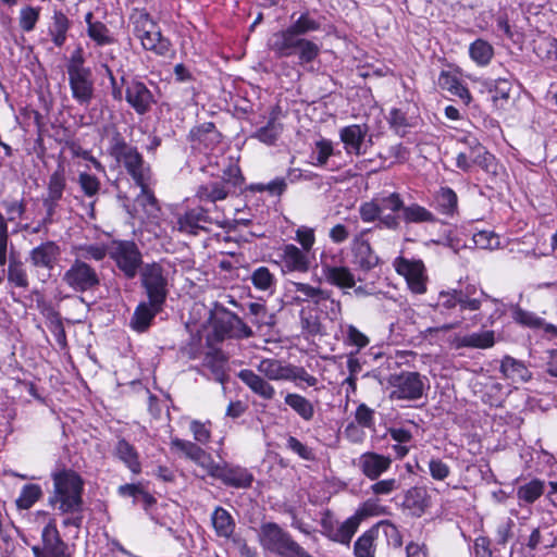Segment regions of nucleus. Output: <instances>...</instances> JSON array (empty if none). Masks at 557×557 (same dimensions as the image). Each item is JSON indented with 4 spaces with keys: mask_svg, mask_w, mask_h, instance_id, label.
Wrapping results in <instances>:
<instances>
[{
    "mask_svg": "<svg viewBox=\"0 0 557 557\" xmlns=\"http://www.w3.org/2000/svg\"><path fill=\"white\" fill-rule=\"evenodd\" d=\"M290 21L286 28L271 35L268 47L276 57H296L298 64L306 66L320 55V46L306 36L319 32L321 22L309 11L301 12L297 17L293 14Z\"/></svg>",
    "mask_w": 557,
    "mask_h": 557,
    "instance_id": "1",
    "label": "nucleus"
},
{
    "mask_svg": "<svg viewBox=\"0 0 557 557\" xmlns=\"http://www.w3.org/2000/svg\"><path fill=\"white\" fill-rule=\"evenodd\" d=\"M258 541L264 552L277 557H313L289 532L275 522H264L260 525Z\"/></svg>",
    "mask_w": 557,
    "mask_h": 557,
    "instance_id": "2",
    "label": "nucleus"
},
{
    "mask_svg": "<svg viewBox=\"0 0 557 557\" xmlns=\"http://www.w3.org/2000/svg\"><path fill=\"white\" fill-rule=\"evenodd\" d=\"M54 495L50 504H59L62 513H76L82 511L83 480L73 470H63L53 473Z\"/></svg>",
    "mask_w": 557,
    "mask_h": 557,
    "instance_id": "3",
    "label": "nucleus"
},
{
    "mask_svg": "<svg viewBox=\"0 0 557 557\" xmlns=\"http://www.w3.org/2000/svg\"><path fill=\"white\" fill-rule=\"evenodd\" d=\"M131 22L134 35L140 39L144 49L164 58L174 55L171 41L162 36L161 29L147 12L136 10L131 16Z\"/></svg>",
    "mask_w": 557,
    "mask_h": 557,
    "instance_id": "4",
    "label": "nucleus"
},
{
    "mask_svg": "<svg viewBox=\"0 0 557 557\" xmlns=\"http://www.w3.org/2000/svg\"><path fill=\"white\" fill-rule=\"evenodd\" d=\"M243 176L239 168L231 165L219 180L203 183L197 187L196 198L203 202H212L224 200L230 194L235 193L236 188L242 185Z\"/></svg>",
    "mask_w": 557,
    "mask_h": 557,
    "instance_id": "5",
    "label": "nucleus"
},
{
    "mask_svg": "<svg viewBox=\"0 0 557 557\" xmlns=\"http://www.w3.org/2000/svg\"><path fill=\"white\" fill-rule=\"evenodd\" d=\"M225 216L214 206L213 210L196 207L187 210L177 219L180 232L197 235L199 231H209L210 225L225 227Z\"/></svg>",
    "mask_w": 557,
    "mask_h": 557,
    "instance_id": "6",
    "label": "nucleus"
},
{
    "mask_svg": "<svg viewBox=\"0 0 557 557\" xmlns=\"http://www.w3.org/2000/svg\"><path fill=\"white\" fill-rule=\"evenodd\" d=\"M62 281L76 293L92 292L100 285V277L95 268L82 259H75L64 272Z\"/></svg>",
    "mask_w": 557,
    "mask_h": 557,
    "instance_id": "7",
    "label": "nucleus"
},
{
    "mask_svg": "<svg viewBox=\"0 0 557 557\" xmlns=\"http://www.w3.org/2000/svg\"><path fill=\"white\" fill-rule=\"evenodd\" d=\"M141 284L148 299L163 306L168 296V273L161 263H148L141 268Z\"/></svg>",
    "mask_w": 557,
    "mask_h": 557,
    "instance_id": "8",
    "label": "nucleus"
},
{
    "mask_svg": "<svg viewBox=\"0 0 557 557\" xmlns=\"http://www.w3.org/2000/svg\"><path fill=\"white\" fill-rule=\"evenodd\" d=\"M111 258L127 278H134L143 263L141 253L134 242H114Z\"/></svg>",
    "mask_w": 557,
    "mask_h": 557,
    "instance_id": "9",
    "label": "nucleus"
},
{
    "mask_svg": "<svg viewBox=\"0 0 557 557\" xmlns=\"http://www.w3.org/2000/svg\"><path fill=\"white\" fill-rule=\"evenodd\" d=\"M36 557H71L67 544L61 539L55 519L49 518L41 531V546H34Z\"/></svg>",
    "mask_w": 557,
    "mask_h": 557,
    "instance_id": "10",
    "label": "nucleus"
},
{
    "mask_svg": "<svg viewBox=\"0 0 557 557\" xmlns=\"http://www.w3.org/2000/svg\"><path fill=\"white\" fill-rule=\"evenodd\" d=\"M392 399H419L424 392V382L418 372H401L391 377Z\"/></svg>",
    "mask_w": 557,
    "mask_h": 557,
    "instance_id": "11",
    "label": "nucleus"
},
{
    "mask_svg": "<svg viewBox=\"0 0 557 557\" xmlns=\"http://www.w3.org/2000/svg\"><path fill=\"white\" fill-rule=\"evenodd\" d=\"M396 272L406 278L410 290L414 294L426 292L425 268L421 260H409L398 257L394 261Z\"/></svg>",
    "mask_w": 557,
    "mask_h": 557,
    "instance_id": "12",
    "label": "nucleus"
},
{
    "mask_svg": "<svg viewBox=\"0 0 557 557\" xmlns=\"http://www.w3.org/2000/svg\"><path fill=\"white\" fill-rule=\"evenodd\" d=\"M122 82L125 85V100L134 111L140 115L149 112L156 100L145 83L136 78L125 81L124 77Z\"/></svg>",
    "mask_w": 557,
    "mask_h": 557,
    "instance_id": "13",
    "label": "nucleus"
},
{
    "mask_svg": "<svg viewBox=\"0 0 557 557\" xmlns=\"http://www.w3.org/2000/svg\"><path fill=\"white\" fill-rule=\"evenodd\" d=\"M367 231L356 235L350 244L352 264L363 272H369L380 263V258L364 237Z\"/></svg>",
    "mask_w": 557,
    "mask_h": 557,
    "instance_id": "14",
    "label": "nucleus"
},
{
    "mask_svg": "<svg viewBox=\"0 0 557 557\" xmlns=\"http://www.w3.org/2000/svg\"><path fill=\"white\" fill-rule=\"evenodd\" d=\"M115 160L124 165L134 182L146 191V182L150 178V168L144 161L136 147H132Z\"/></svg>",
    "mask_w": 557,
    "mask_h": 557,
    "instance_id": "15",
    "label": "nucleus"
},
{
    "mask_svg": "<svg viewBox=\"0 0 557 557\" xmlns=\"http://www.w3.org/2000/svg\"><path fill=\"white\" fill-rule=\"evenodd\" d=\"M67 75L73 98L79 104H89L95 92L92 71L72 72Z\"/></svg>",
    "mask_w": 557,
    "mask_h": 557,
    "instance_id": "16",
    "label": "nucleus"
},
{
    "mask_svg": "<svg viewBox=\"0 0 557 557\" xmlns=\"http://www.w3.org/2000/svg\"><path fill=\"white\" fill-rule=\"evenodd\" d=\"M368 132L369 127L364 124H351L343 127L339 131V138L344 144L345 151L348 154L355 156L366 153V137L368 135Z\"/></svg>",
    "mask_w": 557,
    "mask_h": 557,
    "instance_id": "17",
    "label": "nucleus"
},
{
    "mask_svg": "<svg viewBox=\"0 0 557 557\" xmlns=\"http://www.w3.org/2000/svg\"><path fill=\"white\" fill-rule=\"evenodd\" d=\"M278 256L284 272L306 273L310 268L308 252L293 244L284 245Z\"/></svg>",
    "mask_w": 557,
    "mask_h": 557,
    "instance_id": "18",
    "label": "nucleus"
},
{
    "mask_svg": "<svg viewBox=\"0 0 557 557\" xmlns=\"http://www.w3.org/2000/svg\"><path fill=\"white\" fill-rule=\"evenodd\" d=\"M391 465V457L373 451L363 453L357 462L359 470L370 480L379 479L389 469Z\"/></svg>",
    "mask_w": 557,
    "mask_h": 557,
    "instance_id": "19",
    "label": "nucleus"
},
{
    "mask_svg": "<svg viewBox=\"0 0 557 557\" xmlns=\"http://www.w3.org/2000/svg\"><path fill=\"white\" fill-rule=\"evenodd\" d=\"M60 256L59 246L52 242L47 240L29 251V262L35 268H44L47 270L53 269Z\"/></svg>",
    "mask_w": 557,
    "mask_h": 557,
    "instance_id": "20",
    "label": "nucleus"
},
{
    "mask_svg": "<svg viewBox=\"0 0 557 557\" xmlns=\"http://www.w3.org/2000/svg\"><path fill=\"white\" fill-rule=\"evenodd\" d=\"M214 479L221 480L227 486L247 488L251 485L253 475L245 468L225 463L220 466Z\"/></svg>",
    "mask_w": 557,
    "mask_h": 557,
    "instance_id": "21",
    "label": "nucleus"
},
{
    "mask_svg": "<svg viewBox=\"0 0 557 557\" xmlns=\"http://www.w3.org/2000/svg\"><path fill=\"white\" fill-rule=\"evenodd\" d=\"M322 274L326 282L341 289L354 288L356 285L355 275L347 267L331 265L325 261H321Z\"/></svg>",
    "mask_w": 557,
    "mask_h": 557,
    "instance_id": "22",
    "label": "nucleus"
},
{
    "mask_svg": "<svg viewBox=\"0 0 557 557\" xmlns=\"http://www.w3.org/2000/svg\"><path fill=\"white\" fill-rule=\"evenodd\" d=\"M495 344L494 332L483 331L462 336H455L451 345L455 349L461 348H474V349H486L491 348Z\"/></svg>",
    "mask_w": 557,
    "mask_h": 557,
    "instance_id": "23",
    "label": "nucleus"
},
{
    "mask_svg": "<svg viewBox=\"0 0 557 557\" xmlns=\"http://www.w3.org/2000/svg\"><path fill=\"white\" fill-rule=\"evenodd\" d=\"M163 306H156L154 302H140L131 319V327L143 333L148 330L154 317L162 310Z\"/></svg>",
    "mask_w": 557,
    "mask_h": 557,
    "instance_id": "24",
    "label": "nucleus"
},
{
    "mask_svg": "<svg viewBox=\"0 0 557 557\" xmlns=\"http://www.w3.org/2000/svg\"><path fill=\"white\" fill-rule=\"evenodd\" d=\"M238 377L255 394L263 399L271 400L275 396L274 387L262 376L256 374L252 370L244 369L238 372Z\"/></svg>",
    "mask_w": 557,
    "mask_h": 557,
    "instance_id": "25",
    "label": "nucleus"
},
{
    "mask_svg": "<svg viewBox=\"0 0 557 557\" xmlns=\"http://www.w3.org/2000/svg\"><path fill=\"white\" fill-rule=\"evenodd\" d=\"M292 368V364H284L277 359H263L258 366V371L271 381H289Z\"/></svg>",
    "mask_w": 557,
    "mask_h": 557,
    "instance_id": "26",
    "label": "nucleus"
},
{
    "mask_svg": "<svg viewBox=\"0 0 557 557\" xmlns=\"http://www.w3.org/2000/svg\"><path fill=\"white\" fill-rule=\"evenodd\" d=\"M437 85L441 89L459 97L466 104L471 101V95L468 88L461 84L460 79L455 74L448 71L441 72Z\"/></svg>",
    "mask_w": 557,
    "mask_h": 557,
    "instance_id": "27",
    "label": "nucleus"
},
{
    "mask_svg": "<svg viewBox=\"0 0 557 557\" xmlns=\"http://www.w3.org/2000/svg\"><path fill=\"white\" fill-rule=\"evenodd\" d=\"M233 319H237V314L227 309H222L216 313L212 321V327L218 341L232 338L235 325V321Z\"/></svg>",
    "mask_w": 557,
    "mask_h": 557,
    "instance_id": "28",
    "label": "nucleus"
},
{
    "mask_svg": "<svg viewBox=\"0 0 557 557\" xmlns=\"http://www.w3.org/2000/svg\"><path fill=\"white\" fill-rule=\"evenodd\" d=\"M500 371L507 379L513 382H528L532 376L523 362L509 356L502 360Z\"/></svg>",
    "mask_w": 557,
    "mask_h": 557,
    "instance_id": "29",
    "label": "nucleus"
},
{
    "mask_svg": "<svg viewBox=\"0 0 557 557\" xmlns=\"http://www.w3.org/2000/svg\"><path fill=\"white\" fill-rule=\"evenodd\" d=\"M211 521L218 536L231 539L234 535L235 521L226 509L216 507Z\"/></svg>",
    "mask_w": 557,
    "mask_h": 557,
    "instance_id": "30",
    "label": "nucleus"
},
{
    "mask_svg": "<svg viewBox=\"0 0 557 557\" xmlns=\"http://www.w3.org/2000/svg\"><path fill=\"white\" fill-rule=\"evenodd\" d=\"M379 528L372 527L357 539L354 546L356 557H374L376 542L379 541Z\"/></svg>",
    "mask_w": 557,
    "mask_h": 557,
    "instance_id": "31",
    "label": "nucleus"
},
{
    "mask_svg": "<svg viewBox=\"0 0 557 557\" xmlns=\"http://www.w3.org/2000/svg\"><path fill=\"white\" fill-rule=\"evenodd\" d=\"M70 28V21L62 11H54L48 33L57 47H62L66 41V34Z\"/></svg>",
    "mask_w": 557,
    "mask_h": 557,
    "instance_id": "32",
    "label": "nucleus"
},
{
    "mask_svg": "<svg viewBox=\"0 0 557 557\" xmlns=\"http://www.w3.org/2000/svg\"><path fill=\"white\" fill-rule=\"evenodd\" d=\"M115 456L123 461L133 473L140 472V462L135 447L126 440L121 438L115 446Z\"/></svg>",
    "mask_w": 557,
    "mask_h": 557,
    "instance_id": "33",
    "label": "nucleus"
},
{
    "mask_svg": "<svg viewBox=\"0 0 557 557\" xmlns=\"http://www.w3.org/2000/svg\"><path fill=\"white\" fill-rule=\"evenodd\" d=\"M7 278L10 284L18 288L26 289L29 286L27 269L25 264L15 257L9 259Z\"/></svg>",
    "mask_w": 557,
    "mask_h": 557,
    "instance_id": "34",
    "label": "nucleus"
},
{
    "mask_svg": "<svg viewBox=\"0 0 557 557\" xmlns=\"http://www.w3.org/2000/svg\"><path fill=\"white\" fill-rule=\"evenodd\" d=\"M66 186V178L64 174V169L60 165L50 176L48 182L47 195L44 196V199L55 202L59 205V201L63 197V193Z\"/></svg>",
    "mask_w": 557,
    "mask_h": 557,
    "instance_id": "35",
    "label": "nucleus"
},
{
    "mask_svg": "<svg viewBox=\"0 0 557 557\" xmlns=\"http://www.w3.org/2000/svg\"><path fill=\"white\" fill-rule=\"evenodd\" d=\"M470 158L473 164L479 165L487 173H496V162L493 154H491L485 147L476 140L470 146Z\"/></svg>",
    "mask_w": 557,
    "mask_h": 557,
    "instance_id": "36",
    "label": "nucleus"
},
{
    "mask_svg": "<svg viewBox=\"0 0 557 557\" xmlns=\"http://www.w3.org/2000/svg\"><path fill=\"white\" fill-rule=\"evenodd\" d=\"M284 400L302 420L311 421L313 419L314 407L306 397L296 393H288Z\"/></svg>",
    "mask_w": 557,
    "mask_h": 557,
    "instance_id": "37",
    "label": "nucleus"
},
{
    "mask_svg": "<svg viewBox=\"0 0 557 557\" xmlns=\"http://www.w3.org/2000/svg\"><path fill=\"white\" fill-rule=\"evenodd\" d=\"M476 287L468 285L465 289H460V310L478 311L481 309L483 300L491 299V297L483 290H480V297H475Z\"/></svg>",
    "mask_w": 557,
    "mask_h": 557,
    "instance_id": "38",
    "label": "nucleus"
},
{
    "mask_svg": "<svg viewBox=\"0 0 557 557\" xmlns=\"http://www.w3.org/2000/svg\"><path fill=\"white\" fill-rule=\"evenodd\" d=\"M295 292L300 295L296 297L298 301L312 300L317 306L323 305V300H329V292L307 283H293Z\"/></svg>",
    "mask_w": 557,
    "mask_h": 557,
    "instance_id": "39",
    "label": "nucleus"
},
{
    "mask_svg": "<svg viewBox=\"0 0 557 557\" xmlns=\"http://www.w3.org/2000/svg\"><path fill=\"white\" fill-rule=\"evenodd\" d=\"M469 55L478 65L485 66L494 55V48L486 40L479 38L470 45Z\"/></svg>",
    "mask_w": 557,
    "mask_h": 557,
    "instance_id": "40",
    "label": "nucleus"
},
{
    "mask_svg": "<svg viewBox=\"0 0 557 557\" xmlns=\"http://www.w3.org/2000/svg\"><path fill=\"white\" fill-rule=\"evenodd\" d=\"M436 209L445 215H453L458 208V197L449 187H442L435 196Z\"/></svg>",
    "mask_w": 557,
    "mask_h": 557,
    "instance_id": "41",
    "label": "nucleus"
},
{
    "mask_svg": "<svg viewBox=\"0 0 557 557\" xmlns=\"http://www.w3.org/2000/svg\"><path fill=\"white\" fill-rule=\"evenodd\" d=\"M403 220L406 223H434L436 222L435 215L426 208L411 203L403 208Z\"/></svg>",
    "mask_w": 557,
    "mask_h": 557,
    "instance_id": "42",
    "label": "nucleus"
},
{
    "mask_svg": "<svg viewBox=\"0 0 557 557\" xmlns=\"http://www.w3.org/2000/svg\"><path fill=\"white\" fill-rule=\"evenodd\" d=\"M359 527V519L357 517H350L344 522L338 523L336 527L335 534L332 539L333 542H337L344 545H348L357 532Z\"/></svg>",
    "mask_w": 557,
    "mask_h": 557,
    "instance_id": "43",
    "label": "nucleus"
},
{
    "mask_svg": "<svg viewBox=\"0 0 557 557\" xmlns=\"http://www.w3.org/2000/svg\"><path fill=\"white\" fill-rule=\"evenodd\" d=\"M544 492V483L541 480L534 479L529 483L521 485L517 490L519 500L527 504H533L542 496Z\"/></svg>",
    "mask_w": 557,
    "mask_h": 557,
    "instance_id": "44",
    "label": "nucleus"
},
{
    "mask_svg": "<svg viewBox=\"0 0 557 557\" xmlns=\"http://www.w3.org/2000/svg\"><path fill=\"white\" fill-rule=\"evenodd\" d=\"M42 496V490L38 484H26L22 487L15 503L18 509H29Z\"/></svg>",
    "mask_w": 557,
    "mask_h": 557,
    "instance_id": "45",
    "label": "nucleus"
},
{
    "mask_svg": "<svg viewBox=\"0 0 557 557\" xmlns=\"http://www.w3.org/2000/svg\"><path fill=\"white\" fill-rule=\"evenodd\" d=\"M171 448L177 453L183 454L186 458L193 460L196 462L197 459H200L205 450L197 444L181 440V438H173L171 441Z\"/></svg>",
    "mask_w": 557,
    "mask_h": 557,
    "instance_id": "46",
    "label": "nucleus"
},
{
    "mask_svg": "<svg viewBox=\"0 0 557 557\" xmlns=\"http://www.w3.org/2000/svg\"><path fill=\"white\" fill-rule=\"evenodd\" d=\"M9 225L4 214L0 211V284L4 280V265L8 262Z\"/></svg>",
    "mask_w": 557,
    "mask_h": 557,
    "instance_id": "47",
    "label": "nucleus"
},
{
    "mask_svg": "<svg viewBox=\"0 0 557 557\" xmlns=\"http://www.w3.org/2000/svg\"><path fill=\"white\" fill-rule=\"evenodd\" d=\"M87 34L98 46L111 45L114 42V37L110 33L107 25L97 21L94 25H89Z\"/></svg>",
    "mask_w": 557,
    "mask_h": 557,
    "instance_id": "48",
    "label": "nucleus"
},
{
    "mask_svg": "<svg viewBox=\"0 0 557 557\" xmlns=\"http://www.w3.org/2000/svg\"><path fill=\"white\" fill-rule=\"evenodd\" d=\"M333 144L329 139H320L314 145V150L311 154V163L313 165L323 166L326 164L327 159L333 154Z\"/></svg>",
    "mask_w": 557,
    "mask_h": 557,
    "instance_id": "49",
    "label": "nucleus"
},
{
    "mask_svg": "<svg viewBox=\"0 0 557 557\" xmlns=\"http://www.w3.org/2000/svg\"><path fill=\"white\" fill-rule=\"evenodd\" d=\"M107 253L108 250L104 245H82L76 248V259H82L84 261L87 259L101 261L106 258Z\"/></svg>",
    "mask_w": 557,
    "mask_h": 557,
    "instance_id": "50",
    "label": "nucleus"
},
{
    "mask_svg": "<svg viewBox=\"0 0 557 557\" xmlns=\"http://www.w3.org/2000/svg\"><path fill=\"white\" fill-rule=\"evenodd\" d=\"M251 283L257 289L268 290L274 285L275 277L267 267H259L251 273Z\"/></svg>",
    "mask_w": 557,
    "mask_h": 557,
    "instance_id": "51",
    "label": "nucleus"
},
{
    "mask_svg": "<svg viewBox=\"0 0 557 557\" xmlns=\"http://www.w3.org/2000/svg\"><path fill=\"white\" fill-rule=\"evenodd\" d=\"M282 127L280 124L275 122L274 119H271L265 126L259 128L253 135V138L259 139L260 141L272 145L277 139Z\"/></svg>",
    "mask_w": 557,
    "mask_h": 557,
    "instance_id": "52",
    "label": "nucleus"
},
{
    "mask_svg": "<svg viewBox=\"0 0 557 557\" xmlns=\"http://www.w3.org/2000/svg\"><path fill=\"white\" fill-rule=\"evenodd\" d=\"M375 528H379V539L381 536L385 537L389 545L393 547H400L403 544L401 535L393 523L389 521H382L375 524Z\"/></svg>",
    "mask_w": 557,
    "mask_h": 557,
    "instance_id": "53",
    "label": "nucleus"
},
{
    "mask_svg": "<svg viewBox=\"0 0 557 557\" xmlns=\"http://www.w3.org/2000/svg\"><path fill=\"white\" fill-rule=\"evenodd\" d=\"M77 182L84 195L88 198L97 196L101 187L99 178L86 172L79 173Z\"/></svg>",
    "mask_w": 557,
    "mask_h": 557,
    "instance_id": "54",
    "label": "nucleus"
},
{
    "mask_svg": "<svg viewBox=\"0 0 557 557\" xmlns=\"http://www.w3.org/2000/svg\"><path fill=\"white\" fill-rule=\"evenodd\" d=\"M460 302V289L442 290L438 294L436 309L443 312L444 310H453Z\"/></svg>",
    "mask_w": 557,
    "mask_h": 557,
    "instance_id": "55",
    "label": "nucleus"
},
{
    "mask_svg": "<svg viewBox=\"0 0 557 557\" xmlns=\"http://www.w3.org/2000/svg\"><path fill=\"white\" fill-rule=\"evenodd\" d=\"M191 135L200 141L207 143L209 140L212 144L219 143L221 137V134L212 122H207L197 126L191 131Z\"/></svg>",
    "mask_w": 557,
    "mask_h": 557,
    "instance_id": "56",
    "label": "nucleus"
},
{
    "mask_svg": "<svg viewBox=\"0 0 557 557\" xmlns=\"http://www.w3.org/2000/svg\"><path fill=\"white\" fill-rule=\"evenodd\" d=\"M473 243L480 249L494 250L500 247L499 237L492 231H480L473 235Z\"/></svg>",
    "mask_w": 557,
    "mask_h": 557,
    "instance_id": "57",
    "label": "nucleus"
},
{
    "mask_svg": "<svg viewBox=\"0 0 557 557\" xmlns=\"http://www.w3.org/2000/svg\"><path fill=\"white\" fill-rule=\"evenodd\" d=\"M376 201H377L381 213L386 212V211H389L393 213H396L399 211L403 212V208L405 207L404 201L400 198V195L398 193H392L386 196L377 197Z\"/></svg>",
    "mask_w": 557,
    "mask_h": 557,
    "instance_id": "58",
    "label": "nucleus"
},
{
    "mask_svg": "<svg viewBox=\"0 0 557 557\" xmlns=\"http://www.w3.org/2000/svg\"><path fill=\"white\" fill-rule=\"evenodd\" d=\"M1 206L7 214V216L4 215V218L7 220V225L9 224V222H13L14 220H16L18 218H22L26 211V205L23 199H21V200L3 199L1 201Z\"/></svg>",
    "mask_w": 557,
    "mask_h": 557,
    "instance_id": "59",
    "label": "nucleus"
},
{
    "mask_svg": "<svg viewBox=\"0 0 557 557\" xmlns=\"http://www.w3.org/2000/svg\"><path fill=\"white\" fill-rule=\"evenodd\" d=\"M487 88L494 101L507 100L511 91V83L508 79L498 78L491 81L487 84Z\"/></svg>",
    "mask_w": 557,
    "mask_h": 557,
    "instance_id": "60",
    "label": "nucleus"
},
{
    "mask_svg": "<svg viewBox=\"0 0 557 557\" xmlns=\"http://www.w3.org/2000/svg\"><path fill=\"white\" fill-rule=\"evenodd\" d=\"M512 317L516 322L529 327H542L544 324L543 319L519 307L515 308Z\"/></svg>",
    "mask_w": 557,
    "mask_h": 557,
    "instance_id": "61",
    "label": "nucleus"
},
{
    "mask_svg": "<svg viewBox=\"0 0 557 557\" xmlns=\"http://www.w3.org/2000/svg\"><path fill=\"white\" fill-rule=\"evenodd\" d=\"M39 18V9L26 7L21 10L20 26L24 32H30L35 28Z\"/></svg>",
    "mask_w": 557,
    "mask_h": 557,
    "instance_id": "62",
    "label": "nucleus"
},
{
    "mask_svg": "<svg viewBox=\"0 0 557 557\" xmlns=\"http://www.w3.org/2000/svg\"><path fill=\"white\" fill-rule=\"evenodd\" d=\"M286 447L304 460L311 461L315 458L313 450L295 436H288Z\"/></svg>",
    "mask_w": 557,
    "mask_h": 557,
    "instance_id": "63",
    "label": "nucleus"
},
{
    "mask_svg": "<svg viewBox=\"0 0 557 557\" xmlns=\"http://www.w3.org/2000/svg\"><path fill=\"white\" fill-rule=\"evenodd\" d=\"M132 147L133 146H131L125 140L122 134L116 128H114L109 145L110 154L115 159L116 157L121 156L123 152L127 151Z\"/></svg>",
    "mask_w": 557,
    "mask_h": 557,
    "instance_id": "64",
    "label": "nucleus"
}]
</instances>
